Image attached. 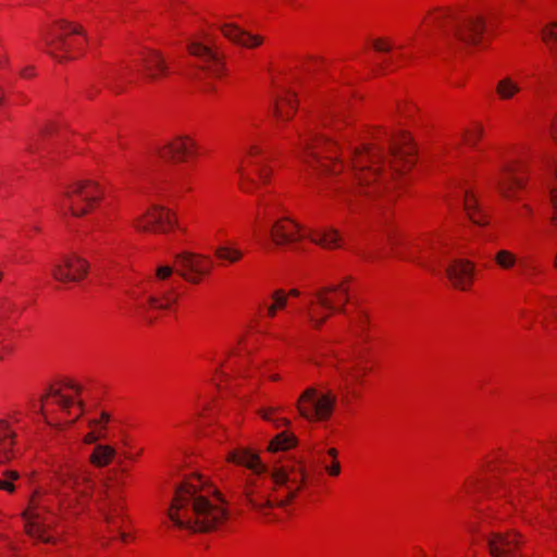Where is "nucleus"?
I'll return each mask as SVG.
<instances>
[{
	"instance_id": "1",
	"label": "nucleus",
	"mask_w": 557,
	"mask_h": 557,
	"mask_svg": "<svg viewBox=\"0 0 557 557\" xmlns=\"http://www.w3.org/2000/svg\"><path fill=\"white\" fill-rule=\"evenodd\" d=\"M329 112L321 125L336 135L308 129L299 136V159L312 171L324 176H337L350 169L357 183L356 193L370 198L388 191L389 178L409 172L417 161V149L411 135L406 131L396 133L389 145V160L386 163L384 150L374 145L356 147L350 165L343 158L341 141H349L354 135V114L342 101L326 100Z\"/></svg>"
},
{
	"instance_id": "2",
	"label": "nucleus",
	"mask_w": 557,
	"mask_h": 557,
	"mask_svg": "<svg viewBox=\"0 0 557 557\" xmlns=\"http://www.w3.org/2000/svg\"><path fill=\"white\" fill-rule=\"evenodd\" d=\"M55 478L59 494L35 492L23 512L26 533L44 543L53 541L58 516L66 520L86 511L97 486L96 474L86 466L64 465Z\"/></svg>"
},
{
	"instance_id": "3",
	"label": "nucleus",
	"mask_w": 557,
	"mask_h": 557,
	"mask_svg": "<svg viewBox=\"0 0 557 557\" xmlns=\"http://www.w3.org/2000/svg\"><path fill=\"white\" fill-rule=\"evenodd\" d=\"M307 474L301 462L282 466L272 470L243 473L237 492L243 502L255 510L267 523L278 520L275 510L293 504L305 491Z\"/></svg>"
},
{
	"instance_id": "4",
	"label": "nucleus",
	"mask_w": 557,
	"mask_h": 557,
	"mask_svg": "<svg viewBox=\"0 0 557 557\" xmlns=\"http://www.w3.org/2000/svg\"><path fill=\"white\" fill-rule=\"evenodd\" d=\"M222 494L200 474L186 476L176 487L166 511L168 520L180 530L210 532L228 519Z\"/></svg>"
},
{
	"instance_id": "5",
	"label": "nucleus",
	"mask_w": 557,
	"mask_h": 557,
	"mask_svg": "<svg viewBox=\"0 0 557 557\" xmlns=\"http://www.w3.org/2000/svg\"><path fill=\"white\" fill-rule=\"evenodd\" d=\"M485 29V17L465 4L433 8L426 12L419 27L422 35H448L469 47L482 44Z\"/></svg>"
},
{
	"instance_id": "6",
	"label": "nucleus",
	"mask_w": 557,
	"mask_h": 557,
	"mask_svg": "<svg viewBox=\"0 0 557 557\" xmlns=\"http://www.w3.org/2000/svg\"><path fill=\"white\" fill-rule=\"evenodd\" d=\"M302 360L315 367H330L335 371L341 381L339 399L345 406L361 398L367 380L374 369L371 355L364 351L332 354L326 356L325 361L317 355H309Z\"/></svg>"
},
{
	"instance_id": "7",
	"label": "nucleus",
	"mask_w": 557,
	"mask_h": 557,
	"mask_svg": "<svg viewBox=\"0 0 557 557\" xmlns=\"http://www.w3.org/2000/svg\"><path fill=\"white\" fill-rule=\"evenodd\" d=\"M236 188L246 196L272 186L275 168L263 137L248 139L242 148L235 166Z\"/></svg>"
},
{
	"instance_id": "8",
	"label": "nucleus",
	"mask_w": 557,
	"mask_h": 557,
	"mask_svg": "<svg viewBox=\"0 0 557 557\" xmlns=\"http://www.w3.org/2000/svg\"><path fill=\"white\" fill-rule=\"evenodd\" d=\"M83 412V388L75 381L55 383L41 397V413L53 428L71 425Z\"/></svg>"
},
{
	"instance_id": "9",
	"label": "nucleus",
	"mask_w": 557,
	"mask_h": 557,
	"mask_svg": "<svg viewBox=\"0 0 557 557\" xmlns=\"http://www.w3.org/2000/svg\"><path fill=\"white\" fill-rule=\"evenodd\" d=\"M496 466L506 468L505 471L498 473V480L494 491L496 494L491 495V503L480 508L475 513L474 521L471 522L470 529L473 532H481L484 525H492L496 521L507 518L511 511L521 504H516L515 490H507L504 485H513L519 479L518 469L509 463L506 459L496 456Z\"/></svg>"
},
{
	"instance_id": "10",
	"label": "nucleus",
	"mask_w": 557,
	"mask_h": 557,
	"mask_svg": "<svg viewBox=\"0 0 557 557\" xmlns=\"http://www.w3.org/2000/svg\"><path fill=\"white\" fill-rule=\"evenodd\" d=\"M351 277H345L339 283L318 288L309 295L304 317L312 330H321L327 320L336 312H343L350 299Z\"/></svg>"
},
{
	"instance_id": "11",
	"label": "nucleus",
	"mask_w": 557,
	"mask_h": 557,
	"mask_svg": "<svg viewBox=\"0 0 557 557\" xmlns=\"http://www.w3.org/2000/svg\"><path fill=\"white\" fill-rule=\"evenodd\" d=\"M42 42L45 51L60 62L83 57L88 46L84 27L66 20L53 22L44 33Z\"/></svg>"
},
{
	"instance_id": "12",
	"label": "nucleus",
	"mask_w": 557,
	"mask_h": 557,
	"mask_svg": "<svg viewBox=\"0 0 557 557\" xmlns=\"http://www.w3.org/2000/svg\"><path fill=\"white\" fill-rule=\"evenodd\" d=\"M527 148L513 145L507 149V158L499 168L495 186L499 196L509 201H519L529 181Z\"/></svg>"
},
{
	"instance_id": "13",
	"label": "nucleus",
	"mask_w": 557,
	"mask_h": 557,
	"mask_svg": "<svg viewBox=\"0 0 557 557\" xmlns=\"http://www.w3.org/2000/svg\"><path fill=\"white\" fill-rule=\"evenodd\" d=\"M337 403L338 394L327 383H318L301 392L296 409L309 423H326L333 418Z\"/></svg>"
},
{
	"instance_id": "14",
	"label": "nucleus",
	"mask_w": 557,
	"mask_h": 557,
	"mask_svg": "<svg viewBox=\"0 0 557 557\" xmlns=\"http://www.w3.org/2000/svg\"><path fill=\"white\" fill-rule=\"evenodd\" d=\"M64 197L70 200L71 214L82 218L100 208L106 198V187L96 178H81L66 187Z\"/></svg>"
},
{
	"instance_id": "15",
	"label": "nucleus",
	"mask_w": 557,
	"mask_h": 557,
	"mask_svg": "<svg viewBox=\"0 0 557 557\" xmlns=\"http://www.w3.org/2000/svg\"><path fill=\"white\" fill-rule=\"evenodd\" d=\"M128 298L138 310H171L178 299L175 285L138 283L127 290Z\"/></svg>"
},
{
	"instance_id": "16",
	"label": "nucleus",
	"mask_w": 557,
	"mask_h": 557,
	"mask_svg": "<svg viewBox=\"0 0 557 557\" xmlns=\"http://www.w3.org/2000/svg\"><path fill=\"white\" fill-rule=\"evenodd\" d=\"M293 76L285 71L271 74L273 91L272 116L277 124H286L294 120L299 109L297 92L290 87Z\"/></svg>"
},
{
	"instance_id": "17",
	"label": "nucleus",
	"mask_w": 557,
	"mask_h": 557,
	"mask_svg": "<svg viewBox=\"0 0 557 557\" xmlns=\"http://www.w3.org/2000/svg\"><path fill=\"white\" fill-rule=\"evenodd\" d=\"M131 226L139 234L168 235L180 230L178 214L169 207L151 205L132 220Z\"/></svg>"
},
{
	"instance_id": "18",
	"label": "nucleus",
	"mask_w": 557,
	"mask_h": 557,
	"mask_svg": "<svg viewBox=\"0 0 557 557\" xmlns=\"http://www.w3.org/2000/svg\"><path fill=\"white\" fill-rule=\"evenodd\" d=\"M188 53L198 60V66L214 79H224L228 76L226 54L224 50L208 40L193 39L187 45Z\"/></svg>"
},
{
	"instance_id": "19",
	"label": "nucleus",
	"mask_w": 557,
	"mask_h": 557,
	"mask_svg": "<svg viewBox=\"0 0 557 557\" xmlns=\"http://www.w3.org/2000/svg\"><path fill=\"white\" fill-rule=\"evenodd\" d=\"M200 144L190 134H177L159 145L156 157L166 163L183 164L200 157Z\"/></svg>"
},
{
	"instance_id": "20",
	"label": "nucleus",
	"mask_w": 557,
	"mask_h": 557,
	"mask_svg": "<svg viewBox=\"0 0 557 557\" xmlns=\"http://www.w3.org/2000/svg\"><path fill=\"white\" fill-rule=\"evenodd\" d=\"M388 244L393 249L404 246L409 252L434 257L445 252L447 238L441 230L424 232L411 239L404 238L400 233H394L388 236Z\"/></svg>"
},
{
	"instance_id": "21",
	"label": "nucleus",
	"mask_w": 557,
	"mask_h": 557,
	"mask_svg": "<svg viewBox=\"0 0 557 557\" xmlns=\"http://www.w3.org/2000/svg\"><path fill=\"white\" fill-rule=\"evenodd\" d=\"M506 468L496 466V456H490L483 467L474 474L469 475L457 492V498L486 493L490 497L496 494L494 491L498 480V473Z\"/></svg>"
},
{
	"instance_id": "22",
	"label": "nucleus",
	"mask_w": 557,
	"mask_h": 557,
	"mask_svg": "<svg viewBox=\"0 0 557 557\" xmlns=\"http://www.w3.org/2000/svg\"><path fill=\"white\" fill-rule=\"evenodd\" d=\"M174 263L180 276L190 284L202 283L213 269L210 257L189 251L178 253Z\"/></svg>"
},
{
	"instance_id": "23",
	"label": "nucleus",
	"mask_w": 557,
	"mask_h": 557,
	"mask_svg": "<svg viewBox=\"0 0 557 557\" xmlns=\"http://www.w3.org/2000/svg\"><path fill=\"white\" fill-rule=\"evenodd\" d=\"M99 509L108 528L109 539L119 537L123 543H129L133 536L125 531L127 522L125 499L123 497L110 498Z\"/></svg>"
},
{
	"instance_id": "24",
	"label": "nucleus",
	"mask_w": 557,
	"mask_h": 557,
	"mask_svg": "<svg viewBox=\"0 0 557 557\" xmlns=\"http://www.w3.org/2000/svg\"><path fill=\"white\" fill-rule=\"evenodd\" d=\"M90 270L89 261L76 252L63 255L52 269V276L60 283H79Z\"/></svg>"
},
{
	"instance_id": "25",
	"label": "nucleus",
	"mask_w": 557,
	"mask_h": 557,
	"mask_svg": "<svg viewBox=\"0 0 557 557\" xmlns=\"http://www.w3.org/2000/svg\"><path fill=\"white\" fill-rule=\"evenodd\" d=\"M491 557H527L523 552V537L516 531L492 532L487 536Z\"/></svg>"
},
{
	"instance_id": "26",
	"label": "nucleus",
	"mask_w": 557,
	"mask_h": 557,
	"mask_svg": "<svg viewBox=\"0 0 557 557\" xmlns=\"http://www.w3.org/2000/svg\"><path fill=\"white\" fill-rule=\"evenodd\" d=\"M307 236L305 228L288 216L277 219L271 226L270 238L276 246H288L299 243Z\"/></svg>"
},
{
	"instance_id": "27",
	"label": "nucleus",
	"mask_w": 557,
	"mask_h": 557,
	"mask_svg": "<svg viewBox=\"0 0 557 557\" xmlns=\"http://www.w3.org/2000/svg\"><path fill=\"white\" fill-rule=\"evenodd\" d=\"M18 456V435L16 422L9 418L0 419V466H4Z\"/></svg>"
},
{
	"instance_id": "28",
	"label": "nucleus",
	"mask_w": 557,
	"mask_h": 557,
	"mask_svg": "<svg viewBox=\"0 0 557 557\" xmlns=\"http://www.w3.org/2000/svg\"><path fill=\"white\" fill-rule=\"evenodd\" d=\"M136 65L140 66L141 74L151 82L163 79L170 74L165 59L157 50H144Z\"/></svg>"
},
{
	"instance_id": "29",
	"label": "nucleus",
	"mask_w": 557,
	"mask_h": 557,
	"mask_svg": "<svg viewBox=\"0 0 557 557\" xmlns=\"http://www.w3.org/2000/svg\"><path fill=\"white\" fill-rule=\"evenodd\" d=\"M446 273L455 289L468 292L474 283L475 264L467 259H456L450 262Z\"/></svg>"
},
{
	"instance_id": "30",
	"label": "nucleus",
	"mask_w": 557,
	"mask_h": 557,
	"mask_svg": "<svg viewBox=\"0 0 557 557\" xmlns=\"http://www.w3.org/2000/svg\"><path fill=\"white\" fill-rule=\"evenodd\" d=\"M287 307L285 289L276 288L269 296L261 298L256 305V313L260 319L273 321Z\"/></svg>"
},
{
	"instance_id": "31",
	"label": "nucleus",
	"mask_w": 557,
	"mask_h": 557,
	"mask_svg": "<svg viewBox=\"0 0 557 557\" xmlns=\"http://www.w3.org/2000/svg\"><path fill=\"white\" fill-rule=\"evenodd\" d=\"M221 33L234 45L247 49H256L263 44V37L248 33L233 23H226L221 26Z\"/></svg>"
},
{
	"instance_id": "32",
	"label": "nucleus",
	"mask_w": 557,
	"mask_h": 557,
	"mask_svg": "<svg viewBox=\"0 0 557 557\" xmlns=\"http://www.w3.org/2000/svg\"><path fill=\"white\" fill-rule=\"evenodd\" d=\"M226 460L235 466L244 467L249 471H259L265 467L256 450L249 447L239 446L231 451L226 456Z\"/></svg>"
},
{
	"instance_id": "33",
	"label": "nucleus",
	"mask_w": 557,
	"mask_h": 557,
	"mask_svg": "<svg viewBox=\"0 0 557 557\" xmlns=\"http://www.w3.org/2000/svg\"><path fill=\"white\" fill-rule=\"evenodd\" d=\"M284 211L282 196L273 190L259 195L256 199V219L265 220Z\"/></svg>"
},
{
	"instance_id": "34",
	"label": "nucleus",
	"mask_w": 557,
	"mask_h": 557,
	"mask_svg": "<svg viewBox=\"0 0 557 557\" xmlns=\"http://www.w3.org/2000/svg\"><path fill=\"white\" fill-rule=\"evenodd\" d=\"M119 456V447L110 443H95L88 455V463L97 469L107 468Z\"/></svg>"
},
{
	"instance_id": "35",
	"label": "nucleus",
	"mask_w": 557,
	"mask_h": 557,
	"mask_svg": "<svg viewBox=\"0 0 557 557\" xmlns=\"http://www.w3.org/2000/svg\"><path fill=\"white\" fill-rule=\"evenodd\" d=\"M111 422V414L107 411H101L99 417L91 418L87 421L89 432L83 437V443L87 445L95 444L108 437V426Z\"/></svg>"
},
{
	"instance_id": "36",
	"label": "nucleus",
	"mask_w": 557,
	"mask_h": 557,
	"mask_svg": "<svg viewBox=\"0 0 557 557\" xmlns=\"http://www.w3.org/2000/svg\"><path fill=\"white\" fill-rule=\"evenodd\" d=\"M308 238L324 249H338L344 246V237L332 227L313 230L307 234Z\"/></svg>"
},
{
	"instance_id": "37",
	"label": "nucleus",
	"mask_w": 557,
	"mask_h": 557,
	"mask_svg": "<svg viewBox=\"0 0 557 557\" xmlns=\"http://www.w3.org/2000/svg\"><path fill=\"white\" fill-rule=\"evenodd\" d=\"M523 88L520 83L510 75H505L500 77L494 87V92L496 98L502 102H509L515 100L521 92Z\"/></svg>"
},
{
	"instance_id": "38",
	"label": "nucleus",
	"mask_w": 557,
	"mask_h": 557,
	"mask_svg": "<svg viewBox=\"0 0 557 557\" xmlns=\"http://www.w3.org/2000/svg\"><path fill=\"white\" fill-rule=\"evenodd\" d=\"M463 207L467 215L474 224L486 226L490 223V216L480 208L478 199L471 190L465 193Z\"/></svg>"
},
{
	"instance_id": "39",
	"label": "nucleus",
	"mask_w": 557,
	"mask_h": 557,
	"mask_svg": "<svg viewBox=\"0 0 557 557\" xmlns=\"http://www.w3.org/2000/svg\"><path fill=\"white\" fill-rule=\"evenodd\" d=\"M495 265L504 271L510 272L523 262V259L515 251L506 248L498 249L493 258Z\"/></svg>"
},
{
	"instance_id": "40",
	"label": "nucleus",
	"mask_w": 557,
	"mask_h": 557,
	"mask_svg": "<svg viewBox=\"0 0 557 557\" xmlns=\"http://www.w3.org/2000/svg\"><path fill=\"white\" fill-rule=\"evenodd\" d=\"M484 136V126L474 121L468 124L460 133V143L469 148H475Z\"/></svg>"
},
{
	"instance_id": "41",
	"label": "nucleus",
	"mask_w": 557,
	"mask_h": 557,
	"mask_svg": "<svg viewBox=\"0 0 557 557\" xmlns=\"http://www.w3.org/2000/svg\"><path fill=\"white\" fill-rule=\"evenodd\" d=\"M297 444L298 438L293 432L282 431L270 441L268 450L270 453L285 451L296 447Z\"/></svg>"
},
{
	"instance_id": "42",
	"label": "nucleus",
	"mask_w": 557,
	"mask_h": 557,
	"mask_svg": "<svg viewBox=\"0 0 557 557\" xmlns=\"http://www.w3.org/2000/svg\"><path fill=\"white\" fill-rule=\"evenodd\" d=\"M283 410L282 406H267L259 408L257 413L262 420L273 423L276 429H281L290 424L289 419L280 416Z\"/></svg>"
},
{
	"instance_id": "43",
	"label": "nucleus",
	"mask_w": 557,
	"mask_h": 557,
	"mask_svg": "<svg viewBox=\"0 0 557 557\" xmlns=\"http://www.w3.org/2000/svg\"><path fill=\"white\" fill-rule=\"evenodd\" d=\"M319 462L331 478H337L342 472L338 450L335 447L327 448L324 454L320 453Z\"/></svg>"
},
{
	"instance_id": "44",
	"label": "nucleus",
	"mask_w": 557,
	"mask_h": 557,
	"mask_svg": "<svg viewBox=\"0 0 557 557\" xmlns=\"http://www.w3.org/2000/svg\"><path fill=\"white\" fill-rule=\"evenodd\" d=\"M22 475L15 469H4L0 473V492L13 495L21 486Z\"/></svg>"
},
{
	"instance_id": "45",
	"label": "nucleus",
	"mask_w": 557,
	"mask_h": 557,
	"mask_svg": "<svg viewBox=\"0 0 557 557\" xmlns=\"http://www.w3.org/2000/svg\"><path fill=\"white\" fill-rule=\"evenodd\" d=\"M214 257L224 264H235L244 259L245 252L235 246L222 245L215 248Z\"/></svg>"
},
{
	"instance_id": "46",
	"label": "nucleus",
	"mask_w": 557,
	"mask_h": 557,
	"mask_svg": "<svg viewBox=\"0 0 557 557\" xmlns=\"http://www.w3.org/2000/svg\"><path fill=\"white\" fill-rule=\"evenodd\" d=\"M145 448L133 444L128 436L122 440V447L119 448V455L126 461L136 462L143 455Z\"/></svg>"
},
{
	"instance_id": "47",
	"label": "nucleus",
	"mask_w": 557,
	"mask_h": 557,
	"mask_svg": "<svg viewBox=\"0 0 557 557\" xmlns=\"http://www.w3.org/2000/svg\"><path fill=\"white\" fill-rule=\"evenodd\" d=\"M540 38L550 52H557V21L545 24L540 30Z\"/></svg>"
},
{
	"instance_id": "48",
	"label": "nucleus",
	"mask_w": 557,
	"mask_h": 557,
	"mask_svg": "<svg viewBox=\"0 0 557 557\" xmlns=\"http://www.w3.org/2000/svg\"><path fill=\"white\" fill-rule=\"evenodd\" d=\"M371 47L379 53H393L401 48L394 38L388 36H380L371 39Z\"/></svg>"
},
{
	"instance_id": "49",
	"label": "nucleus",
	"mask_w": 557,
	"mask_h": 557,
	"mask_svg": "<svg viewBox=\"0 0 557 557\" xmlns=\"http://www.w3.org/2000/svg\"><path fill=\"white\" fill-rule=\"evenodd\" d=\"M419 108L411 99H400L396 103L395 113L399 121H409L418 114Z\"/></svg>"
},
{
	"instance_id": "50",
	"label": "nucleus",
	"mask_w": 557,
	"mask_h": 557,
	"mask_svg": "<svg viewBox=\"0 0 557 557\" xmlns=\"http://www.w3.org/2000/svg\"><path fill=\"white\" fill-rule=\"evenodd\" d=\"M22 312V308L14 300L0 298V322L17 319Z\"/></svg>"
},
{
	"instance_id": "51",
	"label": "nucleus",
	"mask_w": 557,
	"mask_h": 557,
	"mask_svg": "<svg viewBox=\"0 0 557 557\" xmlns=\"http://www.w3.org/2000/svg\"><path fill=\"white\" fill-rule=\"evenodd\" d=\"M174 274V268L171 265H159L154 274L141 283H158L160 285H175L171 282Z\"/></svg>"
},
{
	"instance_id": "52",
	"label": "nucleus",
	"mask_w": 557,
	"mask_h": 557,
	"mask_svg": "<svg viewBox=\"0 0 557 557\" xmlns=\"http://www.w3.org/2000/svg\"><path fill=\"white\" fill-rule=\"evenodd\" d=\"M537 307L531 302H528L518 312L519 324L523 329H531L537 319Z\"/></svg>"
},
{
	"instance_id": "53",
	"label": "nucleus",
	"mask_w": 557,
	"mask_h": 557,
	"mask_svg": "<svg viewBox=\"0 0 557 557\" xmlns=\"http://www.w3.org/2000/svg\"><path fill=\"white\" fill-rule=\"evenodd\" d=\"M15 351V344L0 332V361L9 359Z\"/></svg>"
},
{
	"instance_id": "54",
	"label": "nucleus",
	"mask_w": 557,
	"mask_h": 557,
	"mask_svg": "<svg viewBox=\"0 0 557 557\" xmlns=\"http://www.w3.org/2000/svg\"><path fill=\"white\" fill-rule=\"evenodd\" d=\"M552 215L549 219L550 225L557 230V188L550 190Z\"/></svg>"
},
{
	"instance_id": "55",
	"label": "nucleus",
	"mask_w": 557,
	"mask_h": 557,
	"mask_svg": "<svg viewBox=\"0 0 557 557\" xmlns=\"http://www.w3.org/2000/svg\"><path fill=\"white\" fill-rule=\"evenodd\" d=\"M273 363L267 362L263 368L260 370V374L262 376L268 377L272 382H278L281 380V375L278 373H271L270 367H272Z\"/></svg>"
},
{
	"instance_id": "56",
	"label": "nucleus",
	"mask_w": 557,
	"mask_h": 557,
	"mask_svg": "<svg viewBox=\"0 0 557 557\" xmlns=\"http://www.w3.org/2000/svg\"><path fill=\"white\" fill-rule=\"evenodd\" d=\"M78 140H83V138H82V137H79V136H73V138H72V139H71V141L69 143V147H67V148L65 149V151H64V156H65V157H69V156H70V154H72V153H77V152H79V151L77 150V148H76V143H77Z\"/></svg>"
},
{
	"instance_id": "57",
	"label": "nucleus",
	"mask_w": 557,
	"mask_h": 557,
	"mask_svg": "<svg viewBox=\"0 0 557 557\" xmlns=\"http://www.w3.org/2000/svg\"><path fill=\"white\" fill-rule=\"evenodd\" d=\"M128 476V470L125 467H121L117 471V486L123 488L126 485V478Z\"/></svg>"
},
{
	"instance_id": "58",
	"label": "nucleus",
	"mask_w": 557,
	"mask_h": 557,
	"mask_svg": "<svg viewBox=\"0 0 557 557\" xmlns=\"http://www.w3.org/2000/svg\"><path fill=\"white\" fill-rule=\"evenodd\" d=\"M336 197H338L350 211H355V205L350 196H343L339 190L336 191Z\"/></svg>"
},
{
	"instance_id": "59",
	"label": "nucleus",
	"mask_w": 557,
	"mask_h": 557,
	"mask_svg": "<svg viewBox=\"0 0 557 557\" xmlns=\"http://www.w3.org/2000/svg\"><path fill=\"white\" fill-rule=\"evenodd\" d=\"M412 557H430L428 552L421 546H413L411 549Z\"/></svg>"
},
{
	"instance_id": "60",
	"label": "nucleus",
	"mask_w": 557,
	"mask_h": 557,
	"mask_svg": "<svg viewBox=\"0 0 557 557\" xmlns=\"http://www.w3.org/2000/svg\"><path fill=\"white\" fill-rule=\"evenodd\" d=\"M9 65V57L4 48L0 45V67L5 69Z\"/></svg>"
},
{
	"instance_id": "61",
	"label": "nucleus",
	"mask_w": 557,
	"mask_h": 557,
	"mask_svg": "<svg viewBox=\"0 0 557 557\" xmlns=\"http://www.w3.org/2000/svg\"><path fill=\"white\" fill-rule=\"evenodd\" d=\"M549 134L552 139L557 144V114L552 120Z\"/></svg>"
},
{
	"instance_id": "62",
	"label": "nucleus",
	"mask_w": 557,
	"mask_h": 557,
	"mask_svg": "<svg viewBox=\"0 0 557 557\" xmlns=\"http://www.w3.org/2000/svg\"><path fill=\"white\" fill-rule=\"evenodd\" d=\"M301 295L300 290L297 288H290L288 290L285 289V300L288 304L289 298H298Z\"/></svg>"
},
{
	"instance_id": "63",
	"label": "nucleus",
	"mask_w": 557,
	"mask_h": 557,
	"mask_svg": "<svg viewBox=\"0 0 557 557\" xmlns=\"http://www.w3.org/2000/svg\"><path fill=\"white\" fill-rule=\"evenodd\" d=\"M544 467L549 471H556L557 475V457L549 460Z\"/></svg>"
},
{
	"instance_id": "64",
	"label": "nucleus",
	"mask_w": 557,
	"mask_h": 557,
	"mask_svg": "<svg viewBox=\"0 0 557 557\" xmlns=\"http://www.w3.org/2000/svg\"><path fill=\"white\" fill-rule=\"evenodd\" d=\"M359 323H360V327L361 330H366V327L369 325V318L367 314H360L359 315Z\"/></svg>"
}]
</instances>
